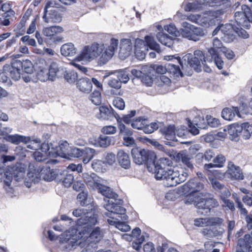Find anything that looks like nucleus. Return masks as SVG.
<instances>
[{
	"mask_svg": "<svg viewBox=\"0 0 252 252\" xmlns=\"http://www.w3.org/2000/svg\"><path fill=\"white\" fill-rule=\"evenodd\" d=\"M134 47V49L148 50V47H149L158 52H159L160 51L159 45L154 40V38L150 35H147L145 37V41L139 38L136 39Z\"/></svg>",
	"mask_w": 252,
	"mask_h": 252,
	"instance_id": "nucleus-11",
	"label": "nucleus"
},
{
	"mask_svg": "<svg viewBox=\"0 0 252 252\" xmlns=\"http://www.w3.org/2000/svg\"><path fill=\"white\" fill-rule=\"evenodd\" d=\"M77 59L79 61H90L94 59L90 46H85L77 56Z\"/></svg>",
	"mask_w": 252,
	"mask_h": 252,
	"instance_id": "nucleus-32",
	"label": "nucleus"
},
{
	"mask_svg": "<svg viewBox=\"0 0 252 252\" xmlns=\"http://www.w3.org/2000/svg\"><path fill=\"white\" fill-rule=\"evenodd\" d=\"M83 177L87 185L93 189L97 190L98 191L103 185L101 183V179L95 174L85 173Z\"/></svg>",
	"mask_w": 252,
	"mask_h": 252,
	"instance_id": "nucleus-13",
	"label": "nucleus"
},
{
	"mask_svg": "<svg viewBox=\"0 0 252 252\" xmlns=\"http://www.w3.org/2000/svg\"><path fill=\"white\" fill-rule=\"evenodd\" d=\"M207 59L210 58H205L203 52L199 50L194 51V56L191 54H188L183 58L184 61L187 62L188 64L197 71L200 70V62L204 64V62L207 61Z\"/></svg>",
	"mask_w": 252,
	"mask_h": 252,
	"instance_id": "nucleus-8",
	"label": "nucleus"
},
{
	"mask_svg": "<svg viewBox=\"0 0 252 252\" xmlns=\"http://www.w3.org/2000/svg\"><path fill=\"white\" fill-rule=\"evenodd\" d=\"M16 64V61L11 65L6 64L4 65V70L8 71V76L15 81L18 80L21 77V68Z\"/></svg>",
	"mask_w": 252,
	"mask_h": 252,
	"instance_id": "nucleus-22",
	"label": "nucleus"
},
{
	"mask_svg": "<svg viewBox=\"0 0 252 252\" xmlns=\"http://www.w3.org/2000/svg\"><path fill=\"white\" fill-rule=\"evenodd\" d=\"M204 196H205L204 194L203 196L200 195V197L195 206L198 209V214L207 215L210 213L211 208L219 206V203L215 198H205L203 197Z\"/></svg>",
	"mask_w": 252,
	"mask_h": 252,
	"instance_id": "nucleus-6",
	"label": "nucleus"
},
{
	"mask_svg": "<svg viewBox=\"0 0 252 252\" xmlns=\"http://www.w3.org/2000/svg\"><path fill=\"white\" fill-rule=\"evenodd\" d=\"M157 163L158 167L156 173V179L165 180L164 185L166 187L176 186L185 180L186 177L183 174L172 169V161L169 158H160Z\"/></svg>",
	"mask_w": 252,
	"mask_h": 252,
	"instance_id": "nucleus-1",
	"label": "nucleus"
},
{
	"mask_svg": "<svg viewBox=\"0 0 252 252\" xmlns=\"http://www.w3.org/2000/svg\"><path fill=\"white\" fill-rule=\"evenodd\" d=\"M16 64H18L17 65H19V67L22 68L26 73L31 74L33 72V64L30 60H26L23 62L17 61Z\"/></svg>",
	"mask_w": 252,
	"mask_h": 252,
	"instance_id": "nucleus-43",
	"label": "nucleus"
},
{
	"mask_svg": "<svg viewBox=\"0 0 252 252\" xmlns=\"http://www.w3.org/2000/svg\"><path fill=\"white\" fill-rule=\"evenodd\" d=\"M183 188L184 190L187 192H193L203 196V193L200 192V191L203 189L204 185L202 183L199 182L197 179L189 180L183 185Z\"/></svg>",
	"mask_w": 252,
	"mask_h": 252,
	"instance_id": "nucleus-14",
	"label": "nucleus"
},
{
	"mask_svg": "<svg viewBox=\"0 0 252 252\" xmlns=\"http://www.w3.org/2000/svg\"><path fill=\"white\" fill-rule=\"evenodd\" d=\"M104 232L99 227L94 228L87 237L86 244L87 245L86 251L90 250V247L94 249L95 245L103 238Z\"/></svg>",
	"mask_w": 252,
	"mask_h": 252,
	"instance_id": "nucleus-12",
	"label": "nucleus"
},
{
	"mask_svg": "<svg viewBox=\"0 0 252 252\" xmlns=\"http://www.w3.org/2000/svg\"><path fill=\"white\" fill-rule=\"evenodd\" d=\"M104 164V162L101 160L94 159L92 163V167L95 171L100 172L102 171Z\"/></svg>",
	"mask_w": 252,
	"mask_h": 252,
	"instance_id": "nucleus-58",
	"label": "nucleus"
},
{
	"mask_svg": "<svg viewBox=\"0 0 252 252\" xmlns=\"http://www.w3.org/2000/svg\"><path fill=\"white\" fill-rule=\"evenodd\" d=\"M131 236L133 240L132 243L133 248L138 251L141 248V244L145 241V237L143 235H141V230L138 227L134 228L131 233Z\"/></svg>",
	"mask_w": 252,
	"mask_h": 252,
	"instance_id": "nucleus-21",
	"label": "nucleus"
},
{
	"mask_svg": "<svg viewBox=\"0 0 252 252\" xmlns=\"http://www.w3.org/2000/svg\"><path fill=\"white\" fill-rule=\"evenodd\" d=\"M132 43L130 39L123 38L120 41V48L119 56L122 60L128 57L132 51Z\"/></svg>",
	"mask_w": 252,
	"mask_h": 252,
	"instance_id": "nucleus-16",
	"label": "nucleus"
},
{
	"mask_svg": "<svg viewBox=\"0 0 252 252\" xmlns=\"http://www.w3.org/2000/svg\"><path fill=\"white\" fill-rule=\"evenodd\" d=\"M235 115L240 116L239 109L237 107H232L231 108H225L221 112L222 117L227 121H231L234 118Z\"/></svg>",
	"mask_w": 252,
	"mask_h": 252,
	"instance_id": "nucleus-28",
	"label": "nucleus"
},
{
	"mask_svg": "<svg viewBox=\"0 0 252 252\" xmlns=\"http://www.w3.org/2000/svg\"><path fill=\"white\" fill-rule=\"evenodd\" d=\"M11 172L13 178L16 181H20L21 179H23L25 175V172L23 169L19 168L17 167L14 166L10 169H8Z\"/></svg>",
	"mask_w": 252,
	"mask_h": 252,
	"instance_id": "nucleus-45",
	"label": "nucleus"
},
{
	"mask_svg": "<svg viewBox=\"0 0 252 252\" xmlns=\"http://www.w3.org/2000/svg\"><path fill=\"white\" fill-rule=\"evenodd\" d=\"M228 134L233 137L237 136L242 131V128L238 124H234L227 127Z\"/></svg>",
	"mask_w": 252,
	"mask_h": 252,
	"instance_id": "nucleus-49",
	"label": "nucleus"
},
{
	"mask_svg": "<svg viewBox=\"0 0 252 252\" xmlns=\"http://www.w3.org/2000/svg\"><path fill=\"white\" fill-rule=\"evenodd\" d=\"M224 47L222 46L221 41L216 37L213 39V46L208 50V56H210L211 58L207 59V61L212 62L213 61L219 69H222L224 65V62L220 57L219 53L221 51L222 48Z\"/></svg>",
	"mask_w": 252,
	"mask_h": 252,
	"instance_id": "nucleus-5",
	"label": "nucleus"
},
{
	"mask_svg": "<svg viewBox=\"0 0 252 252\" xmlns=\"http://www.w3.org/2000/svg\"><path fill=\"white\" fill-rule=\"evenodd\" d=\"M234 18L238 25L249 29L250 23L252 22L251 9L247 5H243L241 6V11L235 13Z\"/></svg>",
	"mask_w": 252,
	"mask_h": 252,
	"instance_id": "nucleus-7",
	"label": "nucleus"
},
{
	"mask_svg": "<svg viewBox=\"0 0 252 252\" xmlns=\"http://www.w3.org/2000/svg\"><path fill=\"white\" fill-rule=\"evenodd\" d=\"M63 31V28L59 26H51L43 29V34L52 39L56 34L61 33Z\"/></svg>",
	"mask_w": 252,
	"mask_h": 252,
	"instance_id": "nucleus-31",
	"label": "nucleus"
},
{
	"mask_svg": "<svg viewBox=\"0 0 252 252\" xmlns=\"http://www.w3.org/2000/svg\"><path fill=\"white\" fill-rule=\"evenodd\" d=\"M181 25L182 27L180 30L181 35L183 37L189 40L194 41H198L200 37L203 36L205 34L202 28L196 27L187 22H183Z\"/></svg>",
	"mask_w": 252,
	"mask_h": 252,
	"instance_id": "nucleus-4",
	"label": "nucleus"
},
{
	"mask_svg": "<svg viewBox=\"0 0 252 252\" xmlns=\"http://www.w3.org/2000/svg\"><path fill=\"white\" fill-rule=\"evenodd\" d=\"M66 236H69V237L67 238V240L72 243H77L79 239L83 237L81 232L75 228H71V231H69L67 232Z\"/></svg>",
	"mask_w": 252,
	"mask_h": 252,
	"instance_id": "nucleus-44",
	"label": "nucleus"
},
{
	"mask_svg": "<svg viewBox=\"0 0 252 252\" xmlns=\"http://www.w3.org/2000/svg\"><path fill=\"white\" fill-rule=\"evenodd\" d=\"M76 87L80 91L89 93L92 91V84L89 79L83 78L77 80Z\"/></svg>",
	"mask_w": 252,
	"mask_h": 252,
	"instance_id": "nucleus-26",
	"label": "nucleus"
},
{
	"mask_svg": "<svg viewBox=\"0 0 252 252\" xmlns=\"http://www.w3.org/2000/svg\"><path fill=\"white\" fill-rule=\"evenodd\" d=\"M131 156L133 161L137 164L141 165L147 161H152L155 158L154 152L145 149L134 148L131 150Z\"/></svg>",
	"mask_w": 252,
	"mask_h": 252,
	"instance_id": "nucleus-9",
	"label": "nucleus"
},
{
	"mask_svg": "<svg viewBox=\"0 0 252 252\" xmlns=\"http://www.w3.org/2000/svg\"><path fill=\"white\" fill-rule=\"evenodd\" d=\"M90 142L94 145L99 146V147L106 148L111 145L113 143V138L112 137L101 135L97 141L94 143L92 141Z\"/></svg>",
	"mask_w": 252,
	"mask_h": 252,
	"instance_id": "nucleus-34",
	"label": "nucleus"
},
{
	"mask_svg": "<svg viewBox=\"0 0 252 252\" xmlns=\"http://www.w3.org/2000/svg\"><path fill=\"white\" fill-rule=\"evenodd\" d=\"M223 13L224 11L221 9L209 11L203 13L201 20L203 23H208L209 25H213L216 21L220 20Z\"/></svg>",
	"mask_w": 252,
	"mask_h": 252,
	"instance_id": "nucleus-15",
	"label": "nucleus"
},
{
	"mask_svg": "<svg viewBox=\"0 0 252 252\" xmlns=\"http://www.w3.org/2000/svg\"><path fill=\"white\" fill-rule=\"evenodd\" d=\"M72 214L74 217H80L77 220V224L85 225L84 228L88 230L97 222L96 215L84 208L76 209L73 210Z\"/></svg>",
	"mask_w": 252,
	"mask_h": 252,
	"instance_id": "nucleus-3",
	"label": "nucleus"
},
{
	"mask_svg": "<svg viewBox=\"0 0 252 252\" xmlns=\"http://www.w3.org/2000/svg\"><path fill=\"white\" fill-rule=\"evenodd\" d=\"M157 38L162 44L168 47H171L173 45V40L163 32H159L157 34Z\"/></svg>",
	"mask_w": 252,
	"mask_h": 252,
	"instance_id": "nucleus-42",
	"label": "nucleus"
},
{
	"mask_svg": "<svg viewBox=\"0 0 252 252\" xmlns=\"http://www.w3.org/2000/svg\"><path fill=\"white\" fill-rule=\"evenodd\" d=\"M114 106L119 110H123L125 107V103L123 98L120 97L115 98L113 101Z\"/></svg>",
	"mask_w": 252,
	"mask_h": 252,
	"instance_id": "nucleus-62",
	"label": "nucleus"
},
{
	"mask_svg": "<svg viewBox=\"0 0 252 252\" xmlns=\"http://www.w3.org/2000/svg\"><path fill=\"white\" fill-rule=\"evenodd\" d=\"M61 53L64 56H72L76 54V50L73 44L69 43L62 45Z\"/></svg>",
	"mask_w": 252,
	"mask_h": 252,
	"instance_id": "nucleus-41",
	"label": "nucleus"
},
{
	"mask_svg": "<svg viewBox=\"0 0 252 252\" xmlns=\"http://www.w3.org/2000/svg\"><path fill=\"white\" fill-rule=\"evenodd\" d=\"M77 59L79 61H90L94 59L90 46H85L77 56Z\"/></svg>",
	"mask_w": 252,
	"mask_h": 252,
	"instance_id": "nucleus-33",
	"label": "nucleus"
},
{
	"mask_svg": "<svg viewBox=\"0 0 252 252\" xmlns=\"http://www.w3.org/2000/svg\"><path fill=\"white\" fill-rule=\"evenodd\" d=\"M164 29L169 34L174 35L175 36H177L179 33V31L175 26L173 24H170L164 26Z\"/></svg>",
	"mask_w": 252,
	"mask_h": 252,
	"instance_id": "nucleus-60",
	"label": "nucleus"
},
{
	"mask_svg": "<svg viewBox=\"0 0 252 252\" xmlns=\"http://www.w3.org/2000/svg\"><path fill=\"white\" fill-rule=\"evenodd\" d=\"M99 118L103 120L108 119V117L111 116V114L115 116L117 121L119 122V119H120L119 116L117 114H115L114 111L112 108H109L106 106H101L99 107Z\"/></svg>",
	"mask_w": 252,
	"mask_h": 252,
	"instance_id": "nucleus-35",
	"label": "nucleus"
},
{
	"mask_svg": "<svg viewBox=\"0 0 252 252\" xmlns=\"http://www.w3.org/2000/svg\"><path fill=\"white\" fill-rule=\"evenodd\" d=\"M95 155V151L90 148L82 149L81 158L84 164L88 163Z\"/></svg>",
	"mask_w": 252,
	"mask_h": 252,
	"instance_id": "nucleus-39",
	"label": "nucleus"
},
{
	"mask_svg": "<svg viewBox=\"0 0 252 252\" xmlns=\"http://www.w3.org/2000/svg\"><path fill=\"white\" fill-rule=\"evenodd\" d=\"M40 169L41 167L38 168H30L27 176L30 182L36 183L40 180Z\"/></svg>",
	"mask_w": 252,
	"mask_h": 252,
	"instance_id": "nucleus-38",
	"label": "nucleus"
},
{
	"mask_svg": "<svg viewBox=\"0 0 252 252\" xmlns=\"http://www.w3.org/2000/svg\"><path fill=\"white\" fill-rule=\"evenodd\" d=\"M98 192L106 197V199H104V200L106 203L104 205V207L109 212V215H121L123 220H127V216L125 214L126 209L118 205L120 200L117 199L118 195L117 193L110 188L104 185H102Z\"/></svg>",
	"mask_w": 252,
	"mask_h": 252,
	"instance_id": "nucleus-2",
	"label": "nucleus"
},
{
	"mask_svg": "<svg viewBox=\"0 0 252 252\" xmlns=\"http://www.w3.org/2000/svg\"><path fill=\"white\" fill-rule=\"evenodd\" d=\"M171 83L170 79L167 76L161 75L157 78L156 83L159 86L168 85Z\"/></svg>",
	"mask_w": 252,
	"mask_h": 252,
	"instance_id": "nucleus-57",
	"label": "nucleus"
},
{
	"mask_svg": "<svg viewBox=\"0 0 252 252\" xmlns=\"http://www.w3.org/2000/svg\"><path fill=\"white\" fill-rule=\"evenodd\" d=\"M90 47L92 51L94 59L97 58L100 55L101 56L102 53L104 52V46L103 45L95 43L90 45Z\"/></svg>",
	"mask_w": 252,
	"mask_h": 252,
	"instance_id": "nucleus-46",
	"label": "nucleus"
},
{
	"mask_svg": "<svg viewBox=\"0 0 252 252\" xmlns=\"http://www.w3.org/2000/svg\"><path fill=\"white\" fill-rule=\"evenodd\" d=\"M77 199L82 206L86 205L89 203L88 202V193L83 191L77 195Z\"/></svg>",
	"mask_w": 252,
	"mask_h": 252,
	"instance_id": "nucleus-56",
	"label": "nucleus"
},
{
	"mask_svg": "<svg viewBox=\"0 0 252 252\" xmlns=\"http://www.w3.org/2000/svg\"><path fill=\"white\" fill-rule=\"evenodd\" d=\"M119 164L125 169H128L130 167V160L128 154L124 150H119L117 155Z\"/></svg>",
	"mask_w": 252,
	"mask_h": 252,
	"instance_id": "nucleus-25",
	"label": "nucleus"
},
{
	"mask_svg": "<svg viewBox=\"0 0 252 252\" xmlns=\"http://www.w3.org/2000/svg\"><path fill=\"white\" fill-rule=\"evenodd\" d=\"M5 139L14 144H18L20 142L27 143L30 140L29 137H25L18 134L8 135L5 137Z\"/></svg>",
	"mask_w": 252,
	"mask_h": 252,
	"instance_id": "nucleus-40",
	"label": "nucleus"
},
{
	"mask_svg": "<svg viewBox=\"0 0 252 252\" xmlns=\"http://www.w3.org/2000/svg\"><path fill=\"white\" fill-rule=\"evenodd\" d=\"M245 250L252 251V232L251 235L246 234L243 238L238 240L236 252H246L244 251Z\"/></svg>",
	"mask_w": 252,
	"mask_h": 252,
	"instance_id": "nucleus-18",
	"label": "nucleus"
},
{
	"mask_svg": "<svg viewBox=\"0 0 252 252\" xmlns=\"http://www.w3.org/2000/svg\"><path fill=\"white\" fill-rule=\"evenodd\" d=\"M51 13H49L50 20L53 23H59L62 21V16L57 11L54 10H50Z\"/></svg>",
	"mask_w": 252,
	"mask_h": 252,
	"instance_id": "nucleus-64",
	"label": "nucleus"
},
{
	"mask_svg": "<svg viewBox=\"0 0 252 252\" xmlns=\"http://www.w3.org/2000/svg\"><path fill=\"white\" fill-rule=\"evenodd\" d=\"M59 71V68L56 63H52L48 69L50 80L54 81L56 77L57 73Z\"/></svg>",
	"mask_w": 252,
	"mask_h": 252,
	"instance_id": "nucleus-51",
	"label": "nucleus"
},
{
	"mask_svg": "<svg viewBox=\"0 0 252 252\" xmlns=\"http://www.w3.org/2000/svg\"><path fill=\"white\" fill-rule=\"evenodd\" d=\"M70 151V147L69 144L66 142H63L60 144L58 147L54 150V154L57 156L64 157L67 154H69Z\"/></svg>",
	"mask_w": 252,
	"mask_h": 252,
	"instance_id": "nucleus-37",
	"label": "nucleus"
},
{
	"mask_svg": "<svg viewBox=\"0 0 252 252\" xmlns=\"http://www.w3.org/2000/svg\"><path fill=\"white\" fill-rule=\"evenodd\" d=\"M226 173L231 180H241L244 177L241 168L239 166H235L232 162L228 163V169Z\"/></svg>",
	"mask_w": 252,
	"mask_h": 252,
	"instance_id": "nucleus-19",
	"label": "nucleus"
},
{
	"mask_svg": "<svg viewBox=\"0 0 252 252\" xmlns=\"http://www.w3.org/2000/svg\"><path fill=\"white\" fill-rule=\"evenodd\" d=\"M225 162V158L222 155H218L213 159V162L215 163L216 167H221L223 166L224 163Z\"/></svg>",
	"mask_w": 252,
	"mask_h": 252,
	"instance_id": "nucleus-63",
	"label": "nucleus"
},
{
	"mask_svg": "<svg viewBox=\"0 0 252 252\" xmlns=\"http://www.w3.org/2000/svg\"><path fill=\"white\" fill-rule=\"evenodd\" d=\"M233 29L232 26L230 24L220 25V32L224 34V36L222 38L224 40H226V37H231L233 35Z\"/></svg>",
	"mask_w": 252,
	"mask_h": 252,
	"instance_id": "nucleus-47",
	"label": "nucleus"
},
{
	"mask_svg": "<svg viewBox=\"0 0 252 252\" xmlns=\"http://www.w3.org/2000/svg\"><path fill=\"white\" fill-rule=\"evenodd\" d=\"M41 179L46 181H51L56 178V172L48 166L41 167Z\"/></svg>",
	"mask_w": 252,
	"mask_h": 252,
	"instance_id": "nucleus-30",
	"label": "nucleus"
},
{
	"mask_svg": "<svg viewBox=\"0 0 252 252\" xmlns=\"http://www.w3.org/2000/svg\"><path fill=\"white\" fill-rule=\"evenodd\" d=\"M48 72V69H39V70H37V77L38 80L42 82H45L48 80H50Z\"/></svg>",
	"mask_w": 252,
	"mask_h": 252,
	"instance_id": "nucleus-55",
	"label": "nucleus"
},
{
	"mask_svg": "<svg viewBox=\"0 0 252 252\" xmlns=\"http://www.w3.org/2000/svg\"><path fill=\"white\" fill-rule=\"evenodd\" d=\"M90 99L92 103L96 105L101 103V93L99 91L94 90L90 95Z\"/></svg>",
	"mask_w": 252,
	"mask_h": 252,
	"instance_id": "nucleus-53",
	"label": "nucleus"
},
{
	"mask_svg": "<svg viewBox=\"0 0 252 252\" xmlns=\"http://www.w3.org/2000/svg\"><path fill=\"white\" fill-rule=\"evenodd\" d=\"M118 45V39L111 37L108 45L104 47V52L99 58V62L104 64L109 61L117 50Z\"/></svg>",
	"mask_w": 252,
	"mask_h": 252,
	"instance_id": "nucleus-10",
	"label": "nucleus"
},
{
	"mask_svg": "<svg viewBox=\"0 0 252 252\" xmlns=\"http://www.w3.org/2000/svg\"><path fill=\"white\" fill-rule=\"evenodd\" d=\"M33 157L38 161H42L48 158L47 153H43L41 151H35L33 153Z\"/></svg>",
	"mask_w": 252,
	"mask_h": 252,
	"instance_id": "nucleus-59",
	"label": "nucleus"
},
{
	"mask_svg": "<svg viewBox=\"0 0 252 252\" xmlns=\"http://www.w3.org/2000/svg\"><path fill=\"white\" fill-rule=\"evenodd\" d=\"M65 79L69 83H74L77 80L78 75L76 72L74 71L66 72L64 75Z\"/></svg>",
	"mask_w": 252,
	"mask_h": 252,
	"instance_id": "nucleus-54",
	"label": "nucleus"
},
{
	"mask_svg": "<svg viewBox=\"0 0 252 252\" xmlns=\"http://www.w3.org/2000/svg\"><path fill=\"white\" fill-rule=\"evenodd\" d=\"M108 86L113 89H111L110 91V93L112 95H121V90L122 84L119 79L117 76L110 77L107 83Z\"/></svg>",
	"mask_w": 252,
	"mask_h": 252,
	"instance_id": "nucleus-23",
	"label": "nucleus"
},
{
	"mask_svg": "<svg viewBox=\"0 0 252 252\" xmlns=\"http://www.w3.org/2000/svg\"><path fill=\"white\" fill-rule=\"evenodd\" d=\"M113 215H110L109 217L112 220H108V222L110 225H115L116 228L122 231L126 232L130 229V227L125 222L120 221L118 219L115 218Z\"/></svg>",
	"mask_w": 252,
	"mask_h": 252,
	"instance_id": "nucleus-27",
	"label": "nucleus"
},
{
	"mask_svg": "<svg viewBox=\"0 0 252 252\" xmlns=\"http://www.w3.org/2000/svg\"><path fill=\"white\" fill-rule=\"evenodd\" d=\"M223 220L218 217L198 218L194 220V224L197 227H205L220 224Z\"/></svg>",
	"mask_w": 252,
	"mask_h": 252,
	"instance_id": "nucleus-17",
	"label": "nucleus"
},
{
	"mask_svg": "<svg viewBox=\"0 0 252 252\" xmlns=\"http://www.w3.org/2000/svg\"><path fill=\"white\" fill-rule=\"evenodd\" d=\"M26 143L28 144L27 145L28 148L32 150H36L40 147L41 141L39 138H35L31 140V138H30V140Z\"/></svg>",
	"mask_w": 252,
	"mask_h": 252,
	"instance_id": "nucleus-61",
	"label": "nucleus"
},
{
	"mask_svg": "<svg viewBox=\"0 0 252 252\" xmlns=\"http://www.w3.org/2000/svg\"><path fill=\"white\" fill-rule=\"evenodd\" d=\"M167 71H168L171 74H173L176 76H183V74L181 71L179 66L173 63H169L167 64Z\"/></svg>",
	"mask_w": 252,
	"mask_h": 252,
	"instance_id": "nucleus-50",
	"label": "nucleus"
},
{
	"mask_svg": "<svg viewBox=\"0 0 252 252\" xmlns=\"http://www.w3.org/2000/svg\"><path fill=\"white\" fill-rule=\"evenodd\" d=\"M199 197L200 195L193 192H189V193L186 196L184 199V201L186 204L193 203L194 205H195V203L197 200L199 199Z\"/></svg>",
	"mask_w": 252,
	"mask_h": 252,
	"instance_id": "nucleus-52",
	"label": "nucleus"
},
{
	"mask_svg": "<svg viewBox=\"0 0 252 252\" xmlns=\"http://www.w3.org/2000/svg\"><path fill=\"white\" fill-rule=\"evenodd\" d=\"M213 188L219 194L220 197L229 194V189L223 184H221L216 179L209 178Z\"/></svg>",
	"mask_w": 252,
	"mask_h": 252,
	"instance_id": "nucleus-20",
	"label": "nucleus"
},
{
	"mask_svg": "<svg viewBox=\"0 0 252 252\" xmlns=\"http://www.w3.org/2000/svg\"><path fill=\"white\" fill-rule=\"evenodd\" d=\"M178 160L182 162L188 168L192 169L193 168L191 161L192 157L185 151H181L176 156Z\"/></svg>",
	"mask_w": 252,
	"mask_h": 252,
	"instance_id": "nucleus-29",
	"label": "nucleus"
},
{
	"mask_svg": "<svg viewBox=\"0 0 252 252\" xmlns=\"http://www.w3.org/2000/svg\"><path fill=\"white\" fill-rule=\"evenodd\" d=\"M231 195V192L227 196L223 195L220 197L222 202V207L223 208H227L231 211H234L235 209L234 203L232 201L228 199Z\"/></svg>",
	"mask_w": 252,
	"mask_h": 252,
	"instance_id": "nucleus-48",
	"label": "nucleus"
},
{
	"mask_svg": "<svg viewBox=\"0 0 252 252\" xmlns=\"http://www.w3.org/2000/svg\"><path fill=\"white\" fill-rule=\"evenodd\" d=\"M160 131L167 140H177L175 137V128L174 126H169L167 127H164L160 129Z\"/></svg>",
	"mask_w": 252,
	"mask_h": 252,
	"instance_id": "nucleus-36",
	"label": "nucleus"
},
{
	"mask_svg": "<svg viewBox=\"0 0 252 252\" xmlns=\"http://www.w3.org/2000/svg\"><path fill=\"white\" fill-rule=\"evenodd\" d=\"M208 4L205 0H195L183 4L184 9L187 12L195 11L200 10L203 4Z\"/></svg>",
	"mask_w": 252,
	"mask_h": 252,
	"instance_id": "nucleus-24",
	"label": "nucleus"
}]
</instances>
